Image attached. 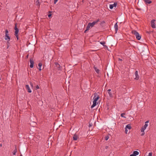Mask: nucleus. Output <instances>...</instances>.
Masks as SVG:
<instances>
[{"label":"nucleus","instance_id":"f257e3e1","mask_svg":"<svg viewBox=\"0 0 156 156\" xmlns=\"http://www.w3.org/2000/svg\"><path fill=\"white\" fill-rule=\"evenodd\" d=\"M99 98V96L97 94H94V97L93 98L94 101H93V105L91 106V108H92L96 105L97 101Z\"/></svg>","mask_w":156,"mask_h":156},{"label":"nucleus","instance_id":"f03ea898","mask_svg":"<svg viewBox=\"0 0 156 156\" xmlns=\"http://www.w3.org/2000/svg\"><path fill=\"white\" fill-rule=\"evenodd\" d=\"M99 21V19L96 21H93L92 23H89L87 26V30H89L90 27H93L95 24Z\"/></svg>","mask_w":156,"mask_h":156},{"label":"nucleus","instance_id":"7ed1b4c3","mask_svg":"<svg viewBox=\"0 0 156 156\" xmlns=\"http://www.w3.org/2000/svg\"><path fill=\"white\" fill-rule=\"evenodd\" d=\"M132 33L136 37V39L139 40L140 39L141 36L139 34L138 32L135 30H133L132 31Z\"/></svg>","mask_w":156,"mask_h":156},{"label":"nucleus","instance_id":"20e7f679","mask_svg":"<svg viewBox=\"0 0 156 156\" xmlns=\"http://www.w3.org/2000/svg\"><path fill=\"white\" fill-rule=\"evenodd\" d=\"M14 29L15 30L14 34L16 37L17 40H18L19 39V35L18 33H19V30L17 27V23H16L15 24V26Z\"/></svg>","mask_w":156,"mask_h":156},{"label":"nucleus","instance_id":"39448f33","mask_svg":"<svg viewBox=\"0 0 156 156\" xmlns=\"http://www.w3.org/2000/svg\"><path fill=\"white\" fill-rule=\"evenodd\" d=\"M148 122V121H147L145 122L144 125L142 127L141 129V132H144V131L146 129V128L148 126L147 123Z\"/></svg>","mask_w":156,"mask_h":156},{"label":"nucleus","instance_id":"423d86ee","mask_svg":"<svg viewBox=\"0 0 156 156\" xmlns=\"http://www.w3.org/2000/svg\"><path fill=\"white\" fill-rule=\"evenodd\" d=\"M9 31L7 30H6L5 31V39L6 40H10V37L9 36L8 34Z\"/></svg>","mask_w":156,"mask_h":156},{"label":"nucleus","instance_id":"0eeeda50","mask_svg":"<svg viewBox=\"0 0 156 156\" xmlns=\"http://www.w3.org/2000/svg\"><path fill=\"white\" fill-rule=\"evenodd\" d=\"M36 89L34 90V95L37 97L39 95V94L38 90H37V89H39V86L38 85H37L36 86Z\"/></svg>","mask_w":156,"mask_h":156},{"label":"nucleus","instance_id":"6e6552de","mask_svg":"<svg viewBox=\"0 0 156 156\" xmlns=\"http://www.w3.org/2000/svg\"><path fill=\"white\" fill-rule=\"evenodd\" d=\"M134 76L135 77L134 78V79L136 80H138L139 79L140 76L138 74V72L137 71H136L135 72V73H134Z\"/></svg>","mask_w":156,"mask_h":156},{"label":"nucleus","instance_id":"1a4fd4ad","mask_svg":"<svg viewBox=\"0 0 156 156\" xmlns=\"http://www.w3.org/2000/svg\"><path fill=\"white\" fill-rule=\"evenodd\" d=\"M155 20L154 19H153L151 21V27L153 28H156V26L155 25Z\"/></svg>","mask_w":156,"mask_h":156},{"label":"nucleus","instance_id":"9d476101","mask_svg":"<svg viewBox=\"0 0 156 156\" xmlns=\"http://www.w3.org/2000/svg\"><path fill=\"white\" fill-rule=\"evenodd\" d=\"M30 68H32L34 67V61L33 60V59L31 58L30 59Z\"/></svg>","mask_w":156,"mask_h":156},{"label":"nucleus","instance_id":"9b49d317","mask_svg":"<svg viewBox=\"0 0 156 156\" xmlns=\"http://www.w3.org/2000/svg\"><path fill=\"white\" fill-rule=\"evenodd\" d=\"M117 5V3L116 2H114L113 4H110L109 5V8L111 9H112L114 7H116Z\"/></svg>","mask_w":156,"mask_h":156},{"label":"nucleus","instance_id":"f8f14e48","mask_svg":"<svg viewBox=\"0 0 156 156\" xmlns=\"http://www.w3.org/2000/svg\"><path fill=\"white\" fill-rule=\"evenodd\" d=\"M25 87L26 89L27 90V92L29 93H31V90H30L29 86L28 85H25Z\"/></svg>","mask_w":156,"mask_h":156},{"label":"nucleus","instance_id":"ddd939ff","mask_svg":"<svg viewBox=\"0 0 156 156\" xmlns=\"http://www.w3.org/2000/svg\"><path fill=\"white\" fill-rule=\"evenodd\" d=\"M114 27L115 29V31H116V32H117V31H118V26L117 25V23H116L114 25Z\"/></svg>","mask_w":156,"mask_h":156},{"label":"nucleus","instance_id":"4468645a","mask_svg":"<svg viewBox=\"0 0 156 156\" xmlns=\"http://www.w3.org/2000/svg\"><path fill=\"white\" fill-rule=\"evenodd\" d=\"M111 89H109L107 90L108 92V93L109 96L111 97H112V93L111 92Z\"/></svg>","mask_w":156,"mask_h":156},{"label":"nucleus","instance_id":"2eb2a0df","mask_svg":"<svg viewBox=\"0 0 156 156\" xmlns=\"http://www.w3.org/2000/svg\"><path fill=\"white\" fill-rule=\"evenodd\" d=\"M94 68L95 70V71L96 72L98 73H99L100 71L98 69H97L96 67L95 66H94Z\"/></svg>","mask_w":156,"mask_h":156},{"label":"nucleus","instance_id":"dca6fc26","mask_svg":"<svg viewBox=\"0 0 156 156\" xmlns=\"http://www.w3.org/2000/svg\"><path fill=\"white\" fill-rule=\"evenodd\" d=\"M17 150L16 148V146L15 147V149L13 151V152H12V154L13 155H16V153L17 152Z\"/></svg>","mask_w":156,"mask_h":156},{"label":"nucleus","instance_id":"f3484780","mask_svg":"<svg viewBox=\"0 0 156 156\" xmlns=\"http://www.w3.org/2000/svg\"><path fill=\"white\" fill-rule=\"evenodd\" d=\"M125 128L126 129H130L131 128V127L130 125L129 124L126 126Z\"/></svg>","mask_w":156,"mask_h":156},{"label":"nucleus","instance_id":"a211bd4d","mask_svg":"<svg viewBox=\"0 0 156 156\" xmlns=\"http://www.w3.org/2000/svg\"><path fill=\"white\" fill-rule=\"evenodd\" d=\"M55 65L57 67V68H58L59 69H61V66L58 63H55Z\"/></svg>","mask_w":156,"mask_h":156},{"label":"nucleus","instance_id":"6ab92c4d","mask_svg":"<svg viewBox=\"0 0 156 156\" xmlns=\"http://www.w3.org/2000/svg\"><path fill=\"white\" fill-rule=\"evenodd\" d=\"M133 154L135 156H136L139 154V152L137 151H135L133 152Z\"/></svg>","mask_w":156,"mask_h":156},{"label":"nucleus","instance_id":"aec40b11","mask_svg":"<svg viewBox=\"0 0 156 156\" xmlns=\"http://www.w3.org/2000/svg\"><path fill=\"white\" fill-rule=\"evenodd\" d=\"M73 139L74 140H76L78 139V136L76 135H75L73 137Z\"/></svg>","mask_w":156,"mask_h":156},{"label":"nucleus","instance_id":"412c9836","mask_svg":"<svg viewBox=\"0 0 156 156\" xmlns=\"http://www.w3.org/2000/svg\"><path fill=\"white\" fill-rule=\"evenodd\" d=\"M144 1L146 3L148 4H150L152 2L150 0H144Z\"/></svg>","mask_w":156,"mask_h":156},{"label":"nucleus","instance_id":"4be33fe9","mask_svg":"<svg viewBox=\"0 0 156 156\" xmlns=\"http://www.w3.org/2000/svg\"><path fill=\"white\" fill-rule=\"evenodd\" d=\"M100 43L101 44L103 45L104 46H106V45H105V42L104 41H101L100 42Z\"/></svg>","mask_w":156,"mask_h":156},{"label":"nucleus","instance_id":"5701e85b","mask_svg":"<svg viewBox=\"0 0 156 156\" xmlns=\"http://www.w3.org/2000/svg\"><path fill=\"white\" fill-rule=\"evenodd\" d=\"M104 138L105 140H107L109 138V136H106Z\"/></svg>","mask_w":156,"mask_h":156},{"label":"nucleus","instance_id":"b1692460","mask_svg":"<svg viewBox=\"0 0 156 156\" xmlns=\"http://www.w3.org/2000/svg\"><path fill=\"white\" fill-rule=\"evenodd\" d=\"M125 115V113H122L121 114V116L122 117H123V118H126V117H125V116H124V115Z\"/></svg>","mask_w":156,"mask_h":156},{"label":"nucleus","instance_id":"393cba45","mask_svg":"<svg viewBox=\"0 0 156 156\" xmlns=\"http://www.w3.org/2000/svg\"><path fill=\"white\" fill-rule=\"evenodd\" d=\"M39 0H37L36 2V5H37V6H39Z\"/></svg>","mask_w":156,"mask_h":156},{"label":"nucleus","instance_id":"a878e982","mask_svg":"<svg viewBox=\"0 0 156 156\" xmlns=\"http://www.w3.org/2000/svg\"><path fill=\"white\" fill-rule=\"evenodd\" d=\"M10 40H8L7 41V45H9L10 46V44L9 43Z\"/></svg>","mask_w":156,"mask_h":156},{"label":"nucleus","instance_id":"bb28decb","mask_svg":"<svg viewBox=\"0 0 156 156\" xmlns=\"http://www.w3.org/2000/svg\"><path fill=\"white\" fill-rule=\"evenodd\" d=\"M42 66V63H40V71H41V67Z\"/></svg>","mask_w":156,"mask_h":156},{"label":"nucleus","instance_id":"cd10ccee","mask_svg":"<svg viewBox=\"0 0 156 156\" xmlns=\"http://www.w3.org/2000/svg\"><path fill=\"white\" fill-rule=\"evenodd\" d=\"M147 156H152V153L150 152L148 154V155Z\"/></svg>","mask_w":156,"mask_h":156},{"label":"nucleus","instance_id":"c85d7f7f","mask_svg":"<svg viewBox=\"0 0 156 156\" xmlns=\"http://www.w3.org/2000/svg\"><path fill=\"white\" fill-rule=\"evenodd\" d=\"M58 0H54V3L55 4H56V2H58Z\"/></svg>","mask_w":156,"mask_h":156},{"label":"nucleus","instance_id":"c756f323","mask_svg":"<svg viewBox=\"0 0 156 156\" xmlns=\"http://www.w3.org/2000/svg\"><path fill=\"white\" fill-rule=\"evenodd\" d=\"M125 133L126 134H127V132H128V130H127V129H126L125 128Z\"/></svg>","mask_w":156,"mask_h":156},{"label":"nucleus","instance_id":"7c9ffc66","mask_svg":"<svg viewBox=\"0 0 156 156\" xmlns=\"http://www.w3.org/2000/svg\"><path fill=\"white\" fill-rule=\"evenodd\" d=\"M142 133H141V136H143L144 135V132H142Z\"/></svg>","mask_w":156,"mask_h":156},{"label":"nucleus","instance_id":"2f4dec72","mask_svg":"<svg viewBox=\"0 0 156 156\" xmlns=\"http://www.w3.org/2000/svg\"><path fill=\"white\" fill-rule=\"evenodd\" d=\"M30 85H31V87H33V84H32V83L31 82H30Z\"/></svg>","mask_w":156,"mask_h":156},{"label":"nucleus","instance_id":"473e14b6","mask_svg":"<svg viewBox=\"0 0 156 156\" xmlns=\"http://www.w3.org/2000/svg\"><path fill=\"white\" fill-rule=\"evenodd\" d=\"M51 14H49V15H48V17H51Z\"/></svg>","mask_w":156,"mask_h":156},{"label":"nucleus","instance_id":"72a5a7b5","mask_svg":"<svg viewBox=\"0 0 156 156\" xmlns=\"http://www.w3.org/2000/svg\"><path fill=\"white\" fill-rule=\"evenodd\" d=\"M87 30V27L86 28V29L84 31V33H86V31L87 30Z\"/></svg>","mask_w":156,"mask_h":156},{"label":"nucleus","instance_id":"f704fd0d","mask_svg":"<svg viewBox=\"0 0 156 156\" xmlns=\"http://www.w3.org/2000/svg\"><path fill=\"white\" fill-rule=\"evenodd\" d=\"M129 156H135L133 154L130 155Z\"/></svg>","mask_w":156,"mask_h":156},{"label":"nucleus","instance_id":"c9c22d12","mask_svg":"<svg viewBox=\"0 0 156 156\" xmlns=\"http://www.w3.org/2000/svg\"><path fill=\"white\" fill-rule=\"evenodd\" d=\"M28 55H27L26 56V58H28Z\"/></svg>","mask_w":156,"mask_h":156},{"label":"nucleus","instance_id":"e433bc0d","mask_svg":"<svg viewBox=\"0 0 156 156\" xmlns=\"http://www.w3.org/2000/svg\"><path fill=\"white\" fill-rule=\"evenodd\" d=\"M119 61H122V59H120V58H119Z\"/></svg>","mask_w":156,"mask_h":156},{"label":"nucleus","instance_id":"4c0bfd02","mask_svg":"<svg viewBox=\"0 0 156 156\" xmlns=\"http://www.w3.org/2000/svg\"><path fill=\"white\" fill-rule=\"evenodd\" d=\"M10 46V45H7V48H8Z\"/></svg>","mask_w":156,"mask_h":156},{"label":"nucleus","instance_id":"58836bf2","mask_svg":"<svg viewBox=\"0 0 156 156\" xmlns=\"http://www.w3.org/2000/svg\"><path fill=\"white\" fill-rule=\"evenodd\" d=\"M2 144H0V147H2Z\"/></svg>","mask_w":156,"mask_h":156},{"label":"nucleus","instance_id":"ea45409f","mask_svg":"<svg viewBox=\"0 0 156 156\" xmlns=\"http://www.w3.org/2000/svg\"><path fill=\"white\" fill-rule=\"evenodd\" d=\"M38 66L39 67V63L38 64Z\"/></svg>","mask_w":156,"mask_h":156},{"label":"nucleus","instance_id":"a19ab883","mask_svg":"<svg viewBox=\"0 0 156 156\" xmlns=\"http://www.w3.org/2000/svg\"><path fill=\"white\" fill-rule=\"evenodd\" d=\"M20 156H23L22 155V154H21Z\"/></svg>","mask_w":156,"mask_h":156},{"label":"nucleus","instance_id":"79ce46f5","mask_svg":"<svg viewBox=\"0 0 156 156\" xmlns=\"http://www.w3.org/2000/svg\"><path fill=\"white\" fill-rule=\"evenodd\" d=\"M37 68L38 69H39V68H38V67H37Z\"/></svg>","mask_w":156,"mask_h":156}]
</instances>
